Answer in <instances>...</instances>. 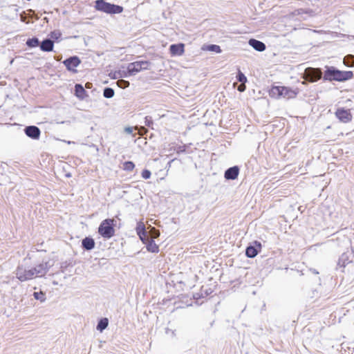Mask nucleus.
Listing matches in <instances>:
<instances>
[{
    "mask_svg": "<svg viewBox=\"0 0 354 354\" xmlns=\"http://www.w3.org/2000/svg\"><path fill=\"white\" fill-rule=\"evenodd\" d=\"M322 77V72L319 69L307 68L305 71V78L310 82H316Z\"/></svg>",
    "mask_w": 354,
    "mask_h": 354,
    "instance_id": "0eeeda50",
    "label": "nucleus"
},
{
    "mask_svg": "<svg viewBox=\"0 0 354 354\" xmlns=\"http://www.w3.org/2000/svg\"><path fill=\"white\" fill-rule=\"evenodd\" d=\"M299 92V88H292L287 86H274L270 91L269 95L272 98H283L286 100L293 99Z\"/></svg>",
    "mask_w": 354,
    "mask_h": 354,
    "instance_id": "f03ea898",
    "label": "nucleus"
},
{
    "mask_svg": "<svg viewBox=\"0 0 354 354\" xmlns=\"http://www.w3.org/2000/svg\"><path fill=\"white\" fill-rule=\"evenodd\" d=\"M117 84L121 88H127L129 86V82L123 80H120L117 82Z\"/></svg>",
    "mask_w": 354,
    "mask_h": 354,
    "instance_id": "7c9ffc66",
    "label": "nucleus"
},
{
    "mask_svg": "<svg viewBox=\"0 0 354 354\" xmlns=\"http://www.w3.org/2000/svg\"><path fill=\"white\" fill-rule=\"evenodd\" d=\"M304 12V10L299 9L295 11V15H302Z\"/></svg>",
    "mask_w": 354,
    "mask_h": 354,
    "instance_id": "c9c22d12",
    "label": "nucleus"
},
{
    "mask_svg": "<svg viewBox=\"0 0 354 354\" xmlns=\"http://www.w3.org/2000/svg\"><path fill=\"white\" fill-rule=\"evenodd\" d=\"M169 51L172 56H181L185 53L184 44H172L169 47Z\"/></svg>",
    "mask_w": 354,
    "mask_h": 354,
    "instance_id": "1a4fd4ad",
    "label": "nucleus"
},
{
    "mask_svg": "<svg viewBox=\"0 0 354 354\" xmlns=\"http://www.w3.org/2000/svg\"><path fill=\"white\" fill-rule=\"evenodd\" d=\"M51 265L48 262L39 263L35 267L28 266L24 263L19 264L16 270V277L21 282L44 276Z\"/></svg>",
    "mask_w": 354,
    "mask_h": 354,
    "instance_id": "f257e3e1",
    "label": "nucleus"
},
{
    "mask_svg": "<svg viewBox=\"0 0 354 354\" xmlns=\"http://www.w3.org/2000/svg\"><path fill=\"white\" fill-rule=\"evenodd\" d=\"M147 245V249L149 252L153 253H157L159 251V248L158 245L155 243V241L151 239L149 241L145 243Z\"/></svg>",
    "mask_w": 354,
    "mask_h": 354,
    "instance_id": "dca6fc26",
    "label": "nucleus"
},
{
    "mask_svg": "<svg viewBox=\"0 0 354 354\" xmlns=\"http://www.w3.org/2000/svg\"><path fill=\"white\" fill-rule=\"evenodd\" d=\"M63 63L68 70L75 72L76 71L75 68L80 64V60L77 57L75 56L66 59Z\"/></svg>",
    "mask_w": 354,
    "mask_h": 354,
    "instance_id": "6e6552de",
    "label": "nucleus"
},
{
    "mask_svg": "<svg viewBox=\"0 0 354 354\" xmlns=\"http://www.w3.org/2000/svg\"><path fill=\"white\" fill-rule=\"evenodd\" d=\"M207 50H210V51H214L218 53H220L221 52V49L220 46L218 45H214V44L209 45L207 47Z\"/></svg>",
    "mask_w": 354,
    "mask_h": 354,
    "instance_id": "cd10ccee",
    "label": "nucleus"
},
{
    "mask_svg": "<svg viewBox=\"0 0 354 354\" xmlns=\"http://www.w3.org/2000/svg\"><path fill=\"white\" fill-rule=\"evenodd\" d=\"M149 232L151 234L152 239L158 237L160 235L159 231L154 227H151Z\"/></svg>",
    "mask_w": 354,
    "mask_h": 354,
    "instance_id": "c756f323",
    "label": "nucleus"
},
{
    "mask_svg": "<svg viewBox=\"0 0 354 354\" xmlns=\"http://www.w3.org/2000/svg\"><path fill=\"white\" fill-rule=\"evenodd\" d=\"M75 95L80 100H84L88 96L85 89L81 84H76L75 86Z\"/></svg>",
    "mask_w": 354,
    "mask_h": 354,
    "instance_id": "2eb2a0df",
    "label": "nucleus"
},
{
    "mask_svg": "<svg viewBox=\"0 0 354 354\" xmlns=\"http://www.w3.org/2000/svg\"><path fill=\"white\" fill-rule=\"evenodd\" d=\"M122 77H127V73H126V72H120V71H118V72H115L114 74H113V78L114 79H119V78H122Z\"/></svg>",
    "mask_w": 354,
    "mask_h": 354,
    "instance_id": "c85d7f7f",
    "label": "nucleus"
},
{
    "mask_svg": "<svg viewBox=\"0 0 354 354\" xmlns=\"http://www.w3.org/2000/svg\"><path fill=\"white\" fill-rule=\"evenodd\" d=\"M82 245L86 250H92L95 246V242L91 238H85L82 240Z\"/></svg>",
    "mask_w": 354,
    "mask_h": 354,
    "instance_id": "f3484780",
    "label": "nucleus"
},
{
    "mask_svg": "<svg viewBox=\"0 0 354 354\" xmlns=\"http://www.w3.org/2000/svg\"><path fill=\"white\" fill-rule=\"evenodd\" d=\"M26 134L32 138V139H39L40 136V130L38 127L35 126H29L25 129Z\"/></svg>",
    "mask_w": 354,
    "mask_h": 354,
    "instance_id": "9b49d317",
    "label": "nucleus"
},
{
    "mask_svg": "<svg viewBox=\"0 0 354 354\" xmlns=\"http://www.w3.org/2000/svg\"><path fill=\"white\" fill-rule=\"evenodd\" d=\"M344 64L348 66L352 67L354 66V55H348L344 58Z\"/></svg>",
    "mask_w": 354,
    "mask_h": 354,
    "instance_id": "a211bd4d",
    "label": "nucleus"
},
{
    "mask_svg": "<svg viewBox=\"0 0 354 354\" xmlns=\"http://www.w3.org/2000/svg\"><path fill=\"white\" fill-rule=\"evenodd\" d=\"M336 116L343 122H348L352 119L349 110L338 109L336 111Z\"/></svg>",
    "mask_w": 354,
    "mask_h": 354,
    "instance_id": "9d476101",
    "label": "nucleus"
},
{
    "mask_svg": "<svg viewBox=\"0 0 354 354\" xmlns=\"http://www.w3.org/2000/svg\"><path fill=\"white\" fill-rule=\"evenodd\" d=\"M103 95L106 98H111L114 95V91L111 88H106L104 90Z\"/></svg>",
    "mask_w": 354,
    "mask_h": 354,
    "instance_id": "5701e85b",
    "label": "nucleus"
},
{
    "mask_svg": "<svg viewBox=\"0 0 354 354\" xmlns=\"http://www.w3.org/2000/svg\"><path fill=\"white\" fill-rule=\"evenodd\" d=\"M139 237L145 244L147 243V242L151 239L149 238L147 232H144V234Z\"/></svg>",
    "mask_w": 354,
    "mask_h": 354,
    "instance_id": "72a5a7b5",
    "label": "nucleus"
},
{
    "mask_svg": "<svg viewBox=\"0 0 354 354\" xmlns=\"http://www.w3.org/2000/svg\"><path fill=\"white\" fill-rule=\"evenodd\" d=\"M142 177L145 179L149 178L151 177V171L147 169L143 170L142 172Z\"/></svg>",
    "mask_w": 354,
    "mask_h": 354,
    "instance_id": "473e14b6",
    "label": "nucleus"
},
{
    "mask_svg": "<svg viewBox=\"0 0 354 354\" xmlns=\"http://www.w3.org/2000/svg\"><path fill=\"white\" fill-rule=\"evenodd\" d=\"M125 131L128 133H131L133 132V129L131 127L125 128Z\"/></svg>",
    "mask_w": 354,
    "mask_h": 354,
    "instance_id": "e433bc0d",
    "label": "nucleus"
},
{
    "mask_svg": "<svg viewBox=\"0 0 354 354\" xmlns=\"http://www.w3.org/2000/svg\"><path fill=\"white\" fill-rule=\"evenodd\" d=\"M39 43V39L37 38L29 39L26 41V44L31 48L37 46Z\"/></svg>",
    "mask_w": 354,
    "mask_h": 354,
    "instance_id": "4be33fe9",
    "label": "nucleus"
},
{
    "mask_svg": "<svg viewBox=\"0 0 354 354\" xmlns=\"http://www.w3.org/2000/svg\"><path fill=\"white\" fill-rule=\"evenodd\" d=\"M96 10L108 13V14H119L123 10L122 7L114 4H111L104 0H97L95 1Z\"/></svg>",
    "mask_w": 354,
    "mask_h": 354,
    "instance_id": "39448f33",
    "label": "nucleus"
},
{
    "mask_svg": "<svg viewBox=\"0 0 354 354\" xmlns=\"http://www.w3.org/2000/svg\"><path fill=\"white\" fill-rule=\"evenodd\" d=\"M246 256L250 258H253L257 254L256 248L253 246H249L245 251Z\"/></svg>",
    "mask_w": 354,
    "mask_h": 354,
    "instance_id": "6ab92c4d",
    "label": "nucleus"
},
{
    "mask_svg": "<svg viewBox=\"0 0 354 354\" xmlns=\"http://www.w3.org/2000/svg\"><path fill=\"white\" fill-rule=\"evenodd\" d=\"M61 35V32L58 30L53 31L50 33V37L53 39H58Z\"/></svg>",
    "mask_w": 354,
    "mask_h": 354,
    "instance_id": "2f4dec72",
    "label": "nucleus"
},
{
    "mask_svg": "<svg viewBox=\"0 0 354 354\" xmlns=\"http://www.w3.org/2000/svg\"><path fill=\"white\" fill-rule=\"evenodd\" d=\"M136 232L139 236L144 234V232H147L145 230V224L142 222H138L136 227Z\"/></svg>",
    "mask_w": 354,
    "mask_h": 354,
    "instance_id": "aec40b11",
    "label": "nucleus"
},
{
    "mask_svg": "<svg viewBox=\"0 0 354 354\" xmlns=\"http://www.w3.org/2000/svg\"><path fill=\"white\" fill-rule=\"evenodd\" d=\"M245 84H240L239 86H238V91H239L240 92H243L245 90Z\"/></svg>",
    "mask_w": 354,
    "mask_h": 354,
    "instance_id": "f704fd0d",
    "label": "nucleus"
},
{
    "mask_svg": "<svg viewBox=\"0 0 354 354\" xmlns=\"http://www.w3.org/2000/svg\"><path fill=\"white\" fill-rule=\"evenodd\" d=\"M239 168L237 167H230L225 172V178L227 179L234 180L239 175Z\"/></svg>",
    "mask_w": 354,
    "mask_h": 354,
    "instance_id": "f8f14e48",
    "label": "nucleus"
},
{
    "mask_svg": "<svg viewBox=\"0 0 354 354\" xmlns=\"http://www.w3.org/2000/svg\"><path fill=\"white\" fill-rule=\"evenodd\" d=\"M248 43L257 51L262 52L266 49V45L259 40L250 39Z\"/></svg>",
    "mask_w": 354,
    "mask_h": 354,
    "instance_id": "ddd939ff",
    "label": "nucleus"
},
{
    "mask_svg": "<svg viewBox=\"0 0 354 354\" xmlns=\"http://www.w3.org/2000/svg\"><path fill=\"white\" fill-rule=\"evenodd\" d=\"M33 295L35 299L39 300L41 302H44L46 300L45 295L42 292H35Z\"/></svg>",
    "mask_w": 354,
    "mask_h": 354,
    "instance_id": "a878e982",
    "label": "nucleus"
},
{
    "mask_svg": "<svg viewBox=\"0 0 354 354\" xmlns=\"http://www.w3.org/2000/svg\"><path fill=\"white\" fill-rule=\"evenodd\" d=\"M149 66L150 63L147 61H138L130 63L128 64L127 71H126L127 77L130 75H135L143 70H147L149 69Z\"/></svg>",
    "mask_w": 354,
    "mask_h": 354,
    "instance_id": "423d86ee",
    "label": "nucleus"
},
{
    "mask_svg": "<svg viewBox=\"0 0 354 354\" xmlns=\"http://www.w3.org/2000/svg\"><path fill=\"white\" fill-rule=\"evenodd\" d=\"M88 84H86V88H89V86H88Z\"/></svg>",
    "mask_w": 354,
    "mask_h": 354,
    "instance_id": "4c0bfd02",
    "label": "nucleus"
},
{
    "mask_svg": "<svg viewBox=\"0 0 354 354\" xmlns=\"http://www.w3.org/2000/svg\"><path fill=\"white\" fill-rule=\"evenodd\" d=\"M326 68L324 78L326 80L343 82L351 79L353 76L352 71H342L335 69L333 66H326Z\"/></svg>",
    "mask_w": 354,
    "mask_h": 354,
    "instance_id": "7ed1b4c3",
    "label": "nucleus"
},
{
    "mask_svg": "<svg viewBox=\"0 0 354 354\" xmlns=\"http://www.w3.org/2000/svg\"><path fill=\"white\" fill-rule=\"evenodd\" d=\"M348 262V258L346 254H343L339 259L338 264L340 266L344 267Z\"/></svg>",
    "mask_w": 354,
    "mask_h": 354,
    "instance_id": "b1692460",
    "label": "nucleus"
},
{
    "mask_svg": "<svg viewBox=\"0 0 354 354\" xmlns=\"http://www.w3.org/2000/svg\"><path fill=\"white\" fill-rule=\"evenodd\" d=\"M108 323V319L106 318L101 319L97 324V329L100 331H102L107 327Z\"/></svg>",
    "mask_w": 354,
    "mask_h": 354,
    "instance_id": "412c9836",
    "label": "nucleus"
},
{
    "mask_svg": "<svg viewBox=\"0 0 354 354\" xmlns=\"http://www.w3.org/2000/svg\"><path fill=\"white\" fill-rule=\"evenodd\" d=\"M53 41L50 39H45L44 40L41 45L40 48L42 51L44 52H50L52 51L53 49Z\"/></svg>",
    "mask_w": 354,
    "mask_h": 354,
    "instance_id": "4468645a",
    "label": "nucleus"
},
{
    "mask_svg": "<svg viewBox=\"0 0 354 354\" xmlns=\"http://www.w3.org/2000/svg\"><path fill=\"white\" fill-rule=\"evenodd\" d=\"M236 77L238 81L243 84H245L247 82V77L241 71H239Z\"/></svg>",
    "mask_w": 354,
    "mask_h": 354,
    "instance_id": "bb28decb",
    "label": "nucleus"
},
{
    "mask_svg": "<svg viewBox=\"0 0 354 354\" xmlns=\"http://www.w3.org/2000/svg\"><path fill=\"white\" fill-rule=\"evenodd\" d=\"M135 165L131 161H127L123 164V169L127 171H132Z\"/></svg>",
    "mask_w": 354,
    "mask_h": 354,
    "instance_id": "393cba45",
    "label": "nucleus"
},
{
    "mask_svg": "<svg viewBox=\"0 0 354 354\" xmlns=\"http://www.w3.org/2000/svg\"><path fill=\"white\" fill-rule=\"evenodd\" d=\"M115 220L113 218H107L104 220L98 227V233L105 239H110L115 234L114 225Z\"/></svg>",
    "mask_w": 354,
    "mask_h": 354,
    "instance_id": "20e7f679",
    "label": "nucleus"
}]
</instances>
